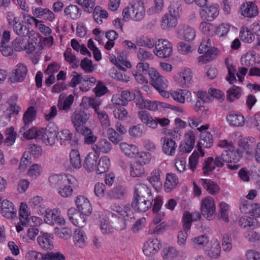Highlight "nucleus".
<instances>
[{"label": "nucleus", "mask_w": 260, "mask_h": 260, "mask_svg": "<svg viewBox=\"0 0 260 260\" xmlns=\"http://www.w3.org/2000/svg\"><path fill=\"white\" fill-rule=\"evenodd\" d=\"M36 117V111L34 107H29L23 114V121L26 126H28Z\"/></svg>", "instance_id": "nucleus-39"}, {"label": "nucleus", "mask_w": 260, "mask_h": 260, "mask_svg": "<svg viewBox=\"0 0 260 260\" xmlns=\"http://www.w3.org/2000/svg\"><path fill=\"white\" fill-rule=\"evenodd\" d=\"M213 144V138L211 133L207 131L202 132L200 134V140L197 147L203 146L205 148H210Z\"/></svg>", "instance_id": "nucleus-29"}, {"label": "nucleus", "mask_w": 260, "mask_h": 260, "mask_svg": "<svg viewBox=\"0 0 260 260\" xmlns=\"http://www.w3.org/2000/svg\"><path fill=\"white\" fill-rule=\"evenodd\" d=\"M119 147L121 152L128 157H134L138 153V149L135 145L123 142L119 144Z\"/></svg>", "instance_id": "nucleus-30"}, {"label": "nucleus", "mask_w": 260, "mask_h": 260, "mask_svg": "<svg viewBox=\"0 0 260 260\" xmlns=\"http://www.w3.org/2000/svg\"><path fill=\"white\" fill-rule=\"evenodd\" d=\"M74 237L76 245L79 247H83L86 245V237L82 230L80 229L76 230Z\"/></svg>", "instance_id": "nucleus-51"}, {"label": "nucleus", "mask_w": 260, "mask_h": 260, "mask_svg": "<svg viewBox=\"0 0 260 260\" xmlns=\"http://www.w3.org/2000/svg\"><path fill=\"white\" fill-rule=\"evenodd\" d=\"M172 109V106L164 102H157L147 100L145 109L150 111H155L158 109V107Z\"/></svg>", "instance_id": "nucleus-41"}, {"label": "nucleus", "mask_w": 260, "mask_h": 260, "mask_svg": "<svg viewBox=\"0 0 260 260\" xmlns=\"http://www.w3.org/2000/svg\"><path fill=\"white\" fill-rule=\"evenodd\" d=\"M75 203L79 212L85 216H89L92 212L90 202L84 196H79L76 198Z\"/></svg>", "instance_id": "nucleus-15"}, {"label": "nucleus", "mask_w": 260, "mask_h": 260, "mask_svg": "<svg viewBox=\"0 0 260 260\" xmlns=\"http://www.w3.org/2000/svg\"><path fill=\"white\" fill-rule=\"evenodd\" d=\"M128 133L129 135L133 137H140L145 134L141 124H137L131 127Z\"/></svg>", "instance_id": "nucleus-60"}, {"label": "nucleus", "mask_w": 260, "mask_h": 260, "mask_svg": "<svg viewBox=\"0 0 260 260\" xmlns=\"http://www.w3.org/2000/svg\"><path fill=\"white\" fill-rule=\"evenodd\" d=\"M226 119L230 125L233 126H242L245 121L244 116L238 113H232L228 114Z\"/></svg>", "instance_id": "nucleus-25"}, {"label": "nucleus", "mask_w": 260, "mask_h": 260, "mask_svg": "<svg viewBox=\"0 0 260 260\" xmlns=\"http://www.w3.org/2000/svg\"><path fill=\"white\" fill-rule=\"evenodd\" d=\"M221 247L218 242L214 243L207 252V254L211 257L218 258L221 252Z\"/></svg>", "instance_id": "nucleus-64"}, {"label": "nucleus", "mask_w": 260, "mask_h": 260, "mask_svg": "<svg viewBox=\"0 0 260 260\" xmlns=\"http://www.w3.org/2000/svg\"><path fill=\"white\" fill-rule=\"evenodd\" d=\"M27 69L22 64H18L15 70L12 73L10 77L12 82H22L26 75Z\"/></svg>", "instance_id": "nucleus-22"}, {"label": "nucleus", "mask_w": 260, "mask_h": 260, "mask_svg": "<svg viewBox=\"0 0 260 260\" xmlns=\"http://www.w3.org/2000/svg\"><path fill=\"white\" fill-rule=\"evenodd\" d=\"M62 96V99L64 98V95L63 93L61 94L59 96L58 108L60 110H64L66 112L68 111L70 109L73 103L74 100V97L73 95L70 94L66 98L63 102L61 101V98Z\"/></svg>", "instance_id": "nucleus-35"}, {"label": "nucleus", "mask_w": 260, "mask_h": 260, "mask_svg": "<svg viewBox=\"0 0 260 260\" xmlns=\"http://www.w3.org/2000/svg\"><path fill=\"white\" fill-rule=\"evenodd\" d=\"M57 127L51 123L45 128H41L39 132V140H41L46 145L52 146L57 139Z\"/></svg>", "instance_id": "nucleus-2"}, {"label": "nucleus", "mask_w": 260, "mask_h": 260, "mask_svg": "<svg viewBox=\"0 0 260 260\" xmlns=\"http://www.w3.org/2000/svg\"><path fill=\"white\" fill-rule=\"evenodd\" d=\"M190 93L186 90L179 89L178 91H174L172 93V96L175 101L180 103H184L185 97L187 98L190 96Z\"/></svg>", "instance_id": "nucleus-55"}, {"label": "nucleus", "mask_w": 260, "mask_h": 260, "mask_svg": "<svg viewBox=\"0 0 260 260\" xmlns=\"http://www.w3.org/2000/svg\"><path fill=\"white\" fill-rule=\"evenodd\" d=\"M172 45L166 39H159L155 43L154 53L159 58L169 57L172 53Z\"/></svg>", "instance_id": "nucleus-3"}, {"label": "nucleus", "mask_w": 260, "mask_h": 260, "mask_svg": "<svg viewBox=\"0 0 260 260\" xmlns=\"http://www.w3.org/2000/svg\"><path fill=\"white\" fill-rule=\"evenodd\" d=\"M215 25L208 22H202L200 25V29L207 36H212L215 30Z\"/></svg>", "instance_id": "nucleus-48"}, {"label": "nucleus", "mask_w": 260, "mask_h": 260, "mask_svg": "<svg viewBox=\"0 0 260 260\" xmlns=\"http://www.w3.org/2000/svg\"><path fill=\"white\" fill-rule=\"evenodd\" d=\"M13 48L16 51L26 49V42L21 38H16L12 42Z\"/></svg>", "instance_id": "nucleus-63"}, {"label": "nucleus", "mask_w": 260, "mask_h": 260, "mask_svg": "<svg viewBox=\"0 0 260 260\" xmlns=\"http://www.w3.org/2000/svg\"><path fill=\"white\" fill-rule=\"evenodd\" d=\"M246 123L250 127H256L260 131V114L256 113L253 116L249 117Z\"/></svg>", "instance_id": "nucleus-62"}, {"label": "nucleus", "mask_w": 260, "mask_h": 260, "mask_svg": "<svg viewBox=\"0 0 260 260\" xmlns=\"http://www.w3.org/2000/svg\"><path fill=\"white\" fill-rule=\"evenodd\" d=\"M133 218V216L130 217L119 216L115 213H112L109 222L112 228L122 231L126 229L127 222L129 220H132Z\"/></svg>", "instance_id": "nucleus-10"}, {"label": "nucleus", "mask_w": 260, "mask_h": 260, "mask_svg": "<svg viewBox=\"0 0 260 260\" xmlns=\"http://www.w3.org/2000/svg\"><path fill=\"white\" fill-rule=\"evenodd\" d=\"M242 65L246 67H254L256 66V56L252 54H247L242 56L241 58Z\"/></svg>", "instance_id": "nucleus-54"}, {"label": "nucleus", "mask_w": 260, "mask_h": 260, "mask_svg": "<svg viewBox=\"0 0 260 260\" xmlns=\"http://www.w3.org/2000/svg\"><path fill=\"white\" fill-rule=\"evenodd\" d=\"M198 151H193L189 158V168L193 172L197 169L199 157L200 156L203 157L205 154L204 152L200 147H198Z\"/></svg>", "instance_id": "nucleus-32"}, {"label": "nucleus", "mask_w": 260, "mask_h": 260, "mask_svg": "<svg viewBox=\"0 0 260 260\" xmlns=\"http://www.w3.org/2000/svg\"><path fill=\"white\" fill-rule=\"evenodd\" d=\"M98 118L103 128H107L110 125V121L108 114L104 110H95Z\"/></svg>", "instance_id": "nucleus-42"}, {"label": "nucleus", "mask_w": 260, "mask_h": 260, "mask_svg": "<svg viewBox=\"0 0 260 260\" xmlns=\"http://www.w3.org/2000/svg\"><path fill=\"white\" fill-rule=\"evenodd\" d=\"M170 16H179L181 14L182 8L180 3L173 1L168 8Z\"/></svg>", "instance_id": "nucleus-56"}, {"label": "nucleus", "mask_w": 260, "mask_h": 260, "mask_svg": "<svg viewBox=\"0 0 260 260\" xmlns=\"http://www.w3.org/2000/svg\"><path fill=\"white\" fill-rule=\"evenodd\" d=\"M161 141L162 142V151L168 155H173L175 152L177 144L172 139L168 138H161Z\"/></svg>", "instance_id": "nucleus-24"}, {"label": "nucleus", "mask_w": 260, "mask_h": 260, "mask_svg": "<svg viewBox=\"0 0 260 260\" xmlns=\"http://www.w3.org/2000/svg\"><path fill=\"white\" fill-rule=\"evenodd\" d=\"M68 215L70 220L76 226L80 228H83L86 224L85 215L79 213L75 208H72L68 210Z\"/></svg>", "instance_id": "nucleus-16"}, {"label": "nucleus", "mask_w": 260, "mask_h": 260, "mask_svg": "<svg viewBox=\"0 0 260 260\" xmlns=\"http://www.w3.org/2000/svg\"><path fill=\"white\" fill-rule=\"evenodd\" d=\"M41 235L37 238V241L41 248L45 250H51L53 249V236L48 233H41Z\"/></svg>", "instance_id": "nucleus-19"}, {"label": "nucleus", "mask_w": 260, "mask_h": 260, "mask_svg": "<svg viewBox=\"0 0 260 260\" xmlns=\"http://www.w3.org/2000/svg\"><path fill=\"white\" fill-rule=\"evenodd\" d=\"M110 161L109 158L107 156L102 157L99 161L96 169V173L101 174L106 172L109 169Z\"/></svg>", "instance_id": "nucleus-36"}, {"label": "nucleus", "mask_w": 260, "mask_h": 260, "mask_svg": "<svg viewBox=\"0 0 260 260\" xmlns=\"http://www.w3.org/2000/svg\"><path fill=\"white\" fill-rule=\"evenodd\" d=\"M9 23L13 26L14 31L20 36L29 35V28L26 25L25 17H13L8 19Z\"/></svg>", "instance_id": "nucleus-5"}, {"label": "nucleus", "mask_w": 260, "mask_h": 260, "mask_svg": "<svg viewBox=\"0 0 260 260\" xmlns=\"http://www.w3.org/2000/svg\"><path fill=\"white\" fill-rule=\"evenodd\" d=\"M99 155L95 152H90L86 157L84 162V167L88 172L95 170Z\"/></svg>", "instance_id": "nucleus-26"}, {"label": "nucleus", "mask_w": 260, "mask_h": 260, "mask_svg": "<svg viewBox=\"0 0 260 260\" xmlns=\"http://www.w3.org/2000/svg\"><path fill=\"white\" fill-rule=\"evenodd\" d=\"M149 76L151 80L152 85L156 90L167 87V80L157 71L152 70L151 71L149 72Z\"/></svg>", "instance_id": "nucleus-13"}, {"label": "nucleus", "mask_w": 260, "mask_h": 260, "mask_svg": "<svg viewBox=\"0 0 260 260\" xmlns=\"http://www.w3.org/2000/svg\"><path fill=\"white\" fill-rule=\"evenodd\" d=\"M153 198L150 189L140 180H137L134 194V198Z\"/></svg>", "instance_id": "nucleus-14"}, {"label": "nucleus", "mask_w": 260, "mask_h": 260, "mask_svg": "<svg viewBox=\"0 0 260 260\" xmlns=\"http://www.w3.org/2000/svg\"><path fill=\"white\" fill-rule=\"evenodd\" d=\"M224 62L228 71V74L226 77V79L230 84H233L237 81L235 77L237 70L235 67L232 63H230V60L228 58L225 59Z\"/></svg>", "instance_id": "nucleus-37"}, {"label": "nucleus", "mask_w": 260, "mask_h": 260, "mask_svg": "<svg viewBox=\"0 0 260 260\" xmlns=\"http://www.w3.org/2000/svg\"><path fill=\"white\" fill-rule=\"evenodd\" d=\"M125 192V188L121 185H118L109 192V197L111 199H121L124 197Z\"/></svg>", "instance_id": "nucleus-53"}, {"label": "nucleus", "mask_w": 260, "mask_h": 260, "mask_svg": "<svg viewBox=\"0 0 260 260\" xmlns=\"http://www.w3.org/2000/svg\"><path fill=\"white\" fill-rule=\"evenodd\" d=\"M202 215L208 220H211L214 216L216 208L213 198L210 197L202 200L201 206Z\"/></svg>", "instance_id": "nucleus-6"}, {"label": "nucleus", "mask_w": 260, "mask_h": 260, "mask_svg": "<svg viewBox=\"0 0 260 260\" xmlns=\"http://www.w3.org/2000/svg\"><path fill=\"white\" fill-rule=\"evenodd\" d=\"M240 11L241 15L243 16H256L258 14L257 7L252 2L242 4L240 7Z\"/></svg>", "instance_id": "nucleus-23"}, {"label": "nucleus", "mask_w": 260, "mask_h": 260, "mask_svg": "<svg viewBox=\"0 0 260 260\" xmlns=\"http://www.w3.org/2000/svg\"><path fill=\"white\" fill-rule=\"evenodd\" d=\"M112 148V146L111 144L105 139H100L95 144L92 145V150L98 155L101 152L108 153Z\"/></svg>", "instance_id": "nucleus-21"}, {"label": "nucleus", "mask_w": 260, "mask_h": 260, "mask_svg": "<svg viewBox=\"0 0 260 260\" xmlns=\"http://www.w3.org/2000/svg\"><path fill=\"white\" fill-rule=\"evenodd\" d=\"M223 166V162L221 160L220 156H217L215 159L213 157H209L204 160L203 170L205 175H208L212 172L216 167L221 168Z\"/></svg>", "instance_id": "nucleus-11"}, {"label": "nucleus", "mask_w": 260, "mask_h": 260, "mask_svg": "<svg viewBox=\"0 0 260 260\" xmlns=\"http://www.w3.org/2000/svg\"><path fill=\"white\" fill-rule=\"evenodd\" d=\"M179 32L180 35L182 36V39L187 41L194 40L196 35L195 29L188 25L183 26L179 30Z\"/></svg>", "instance_id": "nucleus-34"}, {"label": "nucleus", "mask_w": 260, "mask_h": 260, "mask_svg": "<svg viewBox=\"0 0 260 260\" xmlns=\"http://www.w3.org/2000/svg\"><path fill=\"white\" fill-rule=\"evenodd\" d=\"M57 139L61 142H68L71 146L77 145L79 143L76 136L73 137V134L68 129H63L59 133L57 132Z\"/></svg>", "instance_id": "nucleus-20"}, {"label": "nucleus", "mask_w": 260, "mask_h": 260, "mask_svg": "<svg viewBox=\"0 0 260 260\" xmlns=\"http://www.w3.org/2000/svg\"><path fill=\"white\" fill-rule=\"evenodd\" d=\"M68 177L56 174L52 175L49 178V184L53 187L59 188L63 183H65Z\"/></svg>", "instance_id": "nucleus-43"}, {"label": "nucleus", "mask_w": 260, "mask_h": 260, "mask_svg": "<svg viewBox=\"0 0 260 260\" xmlns=\"http://www.w3.org/2000/svg\"><path fill=\"white\" fill-rule=\"evenodd\" d=\"M209 237L206 235L199 236L191 239L192 246L196 249H203L208 244Z\"/></svg>", "instance_id": "nucleus-33"}, {"label": "nucleus", "mask_w": 260, "mask_h": 260, "mask_svg": "<svg viewBox=\"0 0 260 260\" xmlns=\"http://www.w3.org/2000/svg\"><path fill=\"white\" fill-rule=\"evenodd\" d=\"M111 209L115 212L117 213L116 215L119 216L130 217L133 215L131 208L127 206H120L114 204L111 206Z\"/></svg>", "instance_id": "nucleus-31"}, {"label": "nucleus", "mask_w": 260, "mask_h": 260, "mask_svg": "<svg viewBox=\"0 0 260 260\" xmlns=\"http://www.w3.org/2000/svg\"><path fill=\"white\" fill-rule=\"evenodd\" d=\"M59 212L57 210H46V215L44 218L45 221L49 224H54L58 217Z\"/></svg>", "instance_id": "nucleus-58"}, {"label": "nucleus", "mask_w": 260, "mask_h": 260, "mask_svg": "<svg viewBox=\"0 0 260 260\" xmlns=\"http://www.w3.org/2000/svg\"><path fill=\"white\" fill-rule=\"evenodd\" d=\"M240 37L241 40L245 43H250L254 40V35L248 29H241L240 31Z\"/></svg>", "instance_id": "nucleus-61"}, {"label": "nucleus", "mask_w": 260, "mask_h": 260, "mask_svg": "<svg viewBox=\"0 0 260 260\" xmlns=\"http://www.w3.org/2000/svg\"><path fill=\"white\" fill-rule=\"evenodd\" d=\"M145 14L144 4L142 0L133 2L125 7L122 11V16H143Z\"/></svg>", "instance_id": "nucleus-4"}, {"label": "nucleus", "mask_w": 260, "mask_h": 260, "mask_svg": "<svg viewBox=\"0 0 260 260\" xmlns=\"http://www.w3.org/2000/svg\"><path fill=\"white\" fill-rule=\"evenodd\" d=\"M39 35L38 33H36L34 31H30L28 36V41L26 42V49L28 52H32L35 49V46L37 44L38 41V38H39Z\"/></svg>", "instance_id": "nucleus-44"}, {"label": "nucleus", "mask_w": 260, "mask_h": 260, "mask_svg": "<svg viewBox=\"0 0 260 260\" xmlns=\"http://www.w3.org/2000/svg\"><path fill=\"white\" fill-rule=\"evenodd\" d=\"M70 157L72 167L75 169H79L81 167V161L79 151L76 149H72Z\"/></svg>", "instance_id": "nucleus-45"}, {"label": "nucleus", "mask_w": 260, "mask_h": 260, "mask_svg": "<svg viewBox=\"0 0 260 260\" xmlns=\"http://www.w3.org/2000/svg\"><path fill=\"white\" fill-rule=\"evenodd\" d=\"M178 23L177 17H162L161 21V26L163 29L169 30L174 27Z\"/></svg>", "instance_id": "nucleus-50"}, {"label": "nucleus", "mask_w": 260, "mask_h": 260, "mask_svg": "<svg viewBox=\"0 0 260 260\" xmlns=\"http://www.w3.org/2000/svg\"><path fill=\"white\" fill-rule=\"evenodd\" d=\"M153 202V198H133L131 206L136 212H145L151 208Z\"/></svg>", "instance_id": "nucleus-8"}, {"label": "nucleus", "mask_w": 260, "mask_h": 260, "mask_svg": "<svg viewBox=\"0 0 260 260\" xmlns=\"http://www.w3.org/2000/svg\"><path fill=\"white\" fill-rule=\"evenodd\" d=\"M75 178L72 175H69L66 180L65 183H63L62 185L58 188V193L62 198H69L72 196L75 182Z\"/></svg>", "instance_id": "nucleus-12"}, {"label": "nucleus", "mask_w": 260, "mask_h": 260, "mask_svg": "<svg viewBox=\"0 0 260 260\" xmlns=\"http://www.w3.org/2000/svg\"><path fill=\"white\" fill-rule=\"evenodd\" d=\"M90 115L84 110H76L71 116V121L76 131L84 137V141L86 144L94 143L97 137L91 129L85 126Z\"/></svg>", "instance_id": "nucleus-1"}, {"label": "nucleus", "mask_w": 260, "mask_h": 260, "mask_svg": "<svg viewBox=\"0 0 260 260\" xmlns=\"http://www.w3.org/2000/svg\"><path fill=\"white\" fill-rule=\"evenodd\" d=\"M174 80L179 86L188 87L192 81V73L189 69H185L176 74Z\"/></svg>", "instance_id": "nucleus-9"}, {"label": "nucleus", "mask_w": 260, "mask_h": 260, "mask_svg": "<svg viewBox=\"0 0 260 260\" xmlns=\"http://www.w3.org/2000/svg\"><path fill=\"white\" fill-rule=\"evenodd\" d=\"M192 216L191 213L186 211L182 216V222L183 229L185 231H189L193 221Z\"/></svg>", "instance_id": "nucleus-59"}, {"label": "nucleus", "mask_w": 260, "mask_h": 260, "mask_svg": "<svg viewBox=\"0 0 260 260\" xmlns=\"http://www.w3.org/2000/svg\"><path fill=\"white\" fill-rule=\"evenodd\" d=\"M144 168L140 162L131 164L130 174L133 177H141L144 174Z\"/></svg>", "instance_id": "nucleus-47"}, {"label": "nucleus", "mask_w": 260, "mask_h": 260, "mask_svg": "<svg viewBox=\"0 0 260 260\" xmlns=\"http://www.w3.org/2000/svg\"><path fill=\"white\" fill-rule=\"evenodd\" d=\"M178 183V179L176 175L173 173H168L165 183L166 189L169 191L176 186Z\"/></svg>", "instance_id": "nucleus-40"}, {"label": "nucleus", "mask_w": 260, "mask_h": 260, "mask_svg": "<svg viewBox=\"0 0 260 260\" xmlns=\"http://www.w3.org/2000/svg\"><path fill=\"white\" fill-rule=\"evenodd\" d=\"M28 126L24 125V126H22L20 128L19 133L26 139H35L38 140L40 129H37L36 127H32L29 129H28Z\"/></svg>", "instance_id": "nucleus-28"}, {"label": "nucleus", "mask_w": 260, "mask_h": 260, "mask_svg": "<svg viewBox=\"0 0 260 260\" xmlns=\"http://www.w3.org/2000/svg\"><path fill=\"white\" fill-rule=\"evenodd\" d=\"M241 94V88L233 86L227 91L226 100L229 102H233L235 99H238Z\"/></svg>", "instance_id": "nucleus-52"}, {"label": "nucleus", "mask_w": 260, "mask_h": 260, "mask_svg": "<svg viewBox=\"0 0 260 260\" xmlns=\"http://www.w3.org/2000/svg\"><path fill=\"white\" fill-rule=\"evenodd\" d=\"M136 44L140 47H145L150 49L152 48L154 45L153 39L146 36H141L136 39Z\"/></svg>", "instance_id": "nucleus-38"}, {"label": "nucleus", "mask_w": 260, "mask_h": 260, "mask_svg": "<svg viewBox=\"0 0 260 260\" xmlns=\"http://www.w3.org/2000/svg\"><path fill=\"white\" fill-rule=\"evenodd\" d=\"M200 183L212 195L218 193L220 190L219 186L211 180L201 179L200 180Z\"/></svg>", "instance_id": "nucleus-27"}, {"label": "nucleus", "mask_w": 260, "mask_h": 260, "mask_svg": "<svg viewBox=\"0 0 260 260\" xmlns=\"http://www.w3.org/2000/svg\"><path fill=\"white\" fill-rule=\"evenodd\" d=\"M154 6L149 8L147 13L148 15H152L158 14L161 12L164 7V0H154Z\"/></svg>", "instance_id": "nucleus-57"}, {"label": "nucleus", "mask_w": 260, "mask_h": 260, "mask_svg": "<svg viewBox=\"0 0 260 260\" xmlns=\"http://www.w3.org/2000/svg\"><path fill=\"white\" fill-rule=\"evenodd\" d=\"M1 212L4 217L13 218L16 216L17 210L12 202L4 200L1 203Z\"/></svg>", "instance_id": "nucleus-17"}, {"label": "nucleus", "mask_w": 260, "mask_h": 260, "mask_svg": "<svg viewBox=\"0 0 260 260\" xmlns=\"http://www.w3.org/2000/svg\"><path fill=\"white\" fill-rule=\"evenodd\" d=\"M7 137L4 141V143L5 146H11L15 142L16 139V133L14 131V128L11 127L7 128L6 131Z\"/></svg>", "instance_id": "nucleus-49"}, {"label": "nucleus", "mask_w": 260, "mask_h": 260, "mask_svg": "<svg viewBox=\"0 0 260 260\" xmlns=\"http://www.w3.org/2000/svg\"><path fill=\"white\" fill-rule=\"evenodd\" d=\"M242 155L243 151L242 150H235L234 147L231 146L228 150H224L220 156L223 163H237L240 160Z\"/></svg>", "instance_id": "nucleus-7"}, {"label": "nucleus", "mask_w": 260, "mask_h": 260, "mask_svg": "<svg viewBox=\"0 0 260 260\" xmlns=\"http://www.w3.org/2000/svg\"><path fill=\"white\" fill-rule=\"evenodd\" d=\"M160 170L155 169L151 172V176L148 178V181L155 188H159L161 186L160 178Z\"/></svg>", "instance_id": "nucleus-46"}, {"label": "nucleus", "mask_w": 260, "mask_h": 260, "mask_svg": "<svg viewBox=\"0 0 260 260\" xmlns=\"http://www.w3.org/2000/svg\"><path fill=\"white\" fill-rule=\"evenodd\" d=\"M160 242L157 239H150L144 244L143 251L147 256L154 254L159 249Z\"/></svg>", "instance_id": "nucleus-18"}]
</instances>
